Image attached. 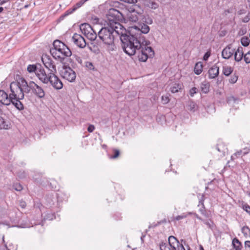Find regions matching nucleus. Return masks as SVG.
Wrapping results in <instances>:
<instances>
[{"label":"nucleus","mask_w":250,"mask_h":250,"mask_svg":"<svg viewBox=\"0 0 250 250\" xmlns=\"http://www.w3.org/2000/svg\"><path fill=\"white\" fill-rule=\"evenodd\" d=\"M1 107V106L0 105V107Z\"/></svg>","instance_id":"obj_63"},{"label":"nucleus","mask_w":250,"mask_h":250,"mask_svg":"<svg viewBox=\"0 0 250 250\" xmlns=\"http://www.w3.org/2000/svg\"><path fill=\"white\" fill-rule=\"evenodd\" d=\"M150 42L145 39V42L141 44V48L138 51V58L140 62H145L148 58H152L154 55V51L152 47L148 46Z\"/></svg>","instance_id":"obj_5"},{"label":"nucleus","mask_w":250,"mask_h":250,"mask_svg":"<svg viewBox=\"0 0 250 250\" xmlns=\"http://www.w3.org/2000/svg\"><path fill=\"white\" fill-rule=\"evenodd\" d=\"M18 84L14 83L12 85L13 91L16 93L15 96L19 99H24V95H29L34 93L40 98H43L45 92L42 88L37 84L33 81L29 83L22 77H20L18 80Z\"/></svg>","instance_id":"obj_3"},{"label":"nucleus","mask_w":250,"mask_h":250,"mask_svg":"<svg viewBox=\"0 0 250 250\" xmlns=\"http://www.w3.org/2000/svg\"><path fill=\"white\" fill-rule=\"evenodd\" d=\"M39 67V65L37 66L34 64H30L28 66L27 70L29 73L35 72L36 74L37 69Z\"/></svg>","instance_id":"obj_33"},{"label":"nucleus","mask_w":250,"mask_h":250,"mask_svg":"<svg viewBox=\"0 0 250 250\" xmlns=\"http://www.w3.org/2000/svg\"><path fill=\"white\" fill-rule=\"evenodd\" d=\"M242 151H243V154L246 155L249 153V149L248 148H244V149Z\"/></svg>","instance_id":"obj_53"},{"label":"nucleus","mask_w":250,"mask_h":250,"mask_svg":"<svg viewBox=\"0 0 250 250\" xmlns=\"http://www.w3.org/2000/svg\"><path fill=\"white\" fill-rule=\"evenodd\" d=\"M23 99H18V98H12V100L11 103L19 110H21L23 109V105L21 102L20 101L21 100Z\"/></svg>","instance_id":"obj_16"},{"label":"nucleus","mask_w":250,"mask_h":250,"mask_svg":"<svg viewBox=\"0 0 250 250\" xmlns=\"http://www.w3.org/2000/svg\"><path fill=\"white\" fill-rule=\"evenodd\" d=\"M190 110H193V111H195V110L196 105H195V104L194 103L191 104L190 105Z\"/></svg>","instance_id":"obj_54"},{"label":"nucleus","mask_w":250,"mask_h":250,"mask_svg":"<svg viewBox=\"0 0 250 250\" xmlns=\"http://www.w3.org/2000/svg\"><path fill=\"white\" fill-rule=\"evenodd\" d=\"M162 102L164 104H166L168 103L169 101V99L168 96L166 95L165 96H162L161 97Z\"/></svg>","instance_id":"obj_39"},{"label":"nucleus","mask_w":250,"mask_h":250,"mask_svg":"<svg viewBox=\"0 0 250 250\" xmlns=\"http://www.w3.org/2000/svg\"><path fill=\"white\" fill-rule=\"evenodd\" d=\"M138 16H140L138 13H128L127 17L128 21L131 22H135L138 20Z\"/></svg>","instance_id":"obj_21"},{"label":"nucleus","mask_w":250,"mask_h":250,"mask_svg":"<svg viewBox=\"0 0 250 250\" xmlns=\"http://www.w3.org/2000/svg\"><path fill=\"white\" fill-rule=\"evenodd\" d=\"M249 20H250V18L249 17V16H246L244 18L243 21L244 22H247L249 21Z\"/></svg>","instance_id":"obj_55"},{"label":"nucleus","mask_w":250,"mask_h":250,"mask_svg":"<svg viewBox=\"0 0 250 250\" xmlns=\"http://www.w3.org/2000/svg\"><path fill=\"white\" fill-rule=\"evenodd\" d=\"M182 85L179 83H175L171 86L170 89L172 93L179 92L181 89Z\"/></svg>","instance_id":"obj_26"},{"label":"nucleus","mask_w":250,"mask_h":250,"mask_svg":"<svg viewBox=\"0 0 250 250\" xmlns=\"http://www.w3.org/2000/svg\"><path fill=\"white\" fill-rule=\"evenodd\" d=\"M120 152L118 150H115V154L114 155L112 156L111 158L112 159H115L117 158L119 155Z\"/></svg>","instance_id":"obj_50"},{"label":"nucleus","mask_w":250,"mask_h":250,"mask_svg":"<svg viewBox=\"0 0 250 250\" xmlns=\"http://www.w3.org/2000/svg\"><path fill=\"white\" fill-rule=\"evenodd\" d=\"M138 28V32L140 33L142 35V33L146 34L150 30L149 27L146 24L143 23L140 24L138 26V27L135 26V28Z\"/></svg>","instance_id":"obj_14"},{"label":"nucleus","mask_w":250,"mask_h":250,"mask_svg":"<svg viewBox=\"0 0 250 250\" xmlns=\"http://www.w3.org/2000/svg\"><path fill=\"white\" fill-rule=\"evenodd\" d=\"M5 247L6 250H8L7 249V246H6V244H5Z\"/></svg>","instance_id":"obj_60"},{"label":"nucleus","mask_w":250,"mask_h":250,"mask_svg":"<svg viewBox=\"0 0 250 250\" xmlns=\"http://www.w3.org/2000/svg\"><path fill=\"white\" fill-rule=\"evenodd\" d=\"M232 244L233 247L232 249L235 250H241L242 248V245L237 238H235L232 240Z\"/></svg>","instance_id":"obj_19"},{"label":"nucleus","mask_w":250,"mask_h":250,"mask_svg":"<svg viewBox=\"0 0 250 250\" xmlns=\"http://www.w3.org/2000/svg\"><path fill=\"white\" fill-rule=\"evenodd\" d=\"M143 20V21L145 22L146 24H151L153 22L152 19L149 16H145Z\"/></svg>","instance_id":"obj_38"},{"label":"nucleus","mask_w":250,"mask_h":250,"mask_svg":"<svg viewBox=\"0 0 250 250\" xmlns=\"http://www.w3.org/2000/svg\"><path fill=\"white\" fill-rule=\"evenodd\" d=\"M232 72V70L230 67L229 66H224L223 67V73L226 76L229 75L231 72Z\"/></svg>","instance_id":"obj_36"},{"label":"nucleus","mask_w":250,"mask_h":250,"mask_svg":"<svg viewBox=\"0 0 250 250\" xmlns=\"http://www.w3.org/2000/svg\"><path fill=\"white\" fill-rule=\"evenodd\" d=\"M239 101V99L238 98H235L233 96H230L227 98V103L231 105H233L235 104H238Z\"/></svg>","instance_id":"obj_25"},{"label":"nucleus","mask_w":250,"mask_h":250,"mask_svg":"<svg viewBox=\"0 0 250 250\" xmlns=\"http://www.w3.org/2000/svg\"><path fill=\"white\" fill-rule=\"evenodd\" d=\"M233 54V49L230 47H226L224 48L222 52V55L224 59H229Z\"/></svg>","instance_id":"obj_13"},{"label":"nucleus","mask_w":250,"mask_h":250,"mask_svg":"<svg viewBox=\"0 0 250 250\" xmlns=\"http://www.w3.org/2000/svg\"><path fill=\"white\" fill-rule=\"evenodd\" d=\"M168 244L172 250H184L185 249L182 244H180L179 241L173 236H170L168 239Z\"/></svg>","instance_id":"obj_9"},{"label":"nucleus","mask_w":250,"mask_h":250,"mask_svg":"<svg viewBox=\"0 0 250 250\" xmlns=\"http://www.w3.org/2000/svg\"><path fill=\"white\" fill-rule=\"evenodd\" d=\"M85 67L90 70H94L95 67L93 65V63H86Z\"/></svg>","instance_id":"obj_47"},{"label":"nucleus","mask_w":250,"mask_h":250,"mask_svg":"<svg viewBox=\"0 0 250 250\" xmlns=\"http://www.w3.org/2000/svg\"><path fill=\"white\" fill-rule=\"evenodd\" d=\"M20 206L21 208H25L26 206V203L23 201H20Z\"/></svg>","instance_id":"obj_52"},{"label":"nucleus","mask_w":250,"mask_h":250,"mask_svg":"<svg viewBox=\"0 0 250 250\" xmlns=\"http://www.w3.org/2000/svg\"><path fill=\"white\" fill-rule=\"evenodd\" d=\"M219 74V67L216 66H213L208 70L209 77L211 79L214 78L218 76Z\"/></svg>","instance_id":"obj_15"},{"label":"nucleus","mask_w":250,"mask_h":250,"mask_svg":"<svg viewBox=\"0 0 250 250\" xmlns=\"http://www.w3.org/2000/svg\"><path fill=\"white\" fill-rule=\"evenodd\" d=\"M222 146V145L221 144L218 145L217 146V149H218V151H219V152H225V150L227 148H226L225 147H223V148H221Z\"/></svg>","instance_id":"obj_46"},{"label":"nucleus","mask_w":250,"mask_h":250,"mask_svg":"<svg viewBox=\"0 0 250 250\" xmlns=\"http://www.w3.org/2000/svg\"><path fill=\"white\" fill-rule=\"evenodd\" d=\"M53 45L54 46L55 49L58 48L60 49L64 47L65 48V47L67 46L64 43L59 40L55 41L53 42Z\"/></svg>","instance_id":"obj_29"},{"label":"nucleus","mask_w":250,"mask_h":250,"mask_svg":"<svg viewBox=\"0 0 250 250\" xmlns=\"http://www.w3.org/2000/svg\"><path fill=\"white\" fill-rule=\"evenodd\" d=\"M72 40L74 43L80 48H84L87 44L83 37L76 33L73 35Z\"/></svg>","instance_id":"obj_10"},{"label":"nucleus","mask_w":250,"mask_h":250,"mask_svg":"<svg viewBox=\"0 0 250 250\" xmlns=\"http://www.w3.org/2000/svg\"><path fill=\"white\" fill-rule=\"evenodd\" d=\"M123 31L124 33L121 31L120 36L123 49L130 56L134 55L141 48V44L143 45L145 38L140 33L131 34L130 32L127 33L125 29Z\"/></svg>","instance_id":"obj_2"},{"label":"nucleus","mask_w":250,"mask_h":250,"mask_svg":"<svg viewBox=\"0 0 250 250\" xmlns=\"http://www.w3.org/2000/svg\"><path fill=\"white\" fill-rule=\"evenodd\" d=\"M200 211L202 214H205V210L204 209H200Z\"/></svg>","instance_id":"obj_58"},{"label":"nucleus","mask_w":250,"mask_h":250,"mask_svg":"<svg viewBox=\"0 0 250 250\" xmlns=\"http://www.w3.org/2000/svg\"><path fill=\"white\" fill-rule=\"evenodd\" d=\"M194 71L197 75L200 74L203 71L202 63H195Z\"/></svg>","instance_id":"obj_30"},{"label":"nucleus","mask_w":250,"mask_h":250,"mask_svg":"<svg viewBox=\"0 0 250 250\" xmlns=\"http://www.w3.org/2000/svg\"><path fill=\"white\" fill-rule=\"evenodd\" d=\"M244 59L245 62H250V51L244 55Z\"/></svg>","instance_id":"obj_41"},{"label":"nucleus","mask_w":250,"mask_h":250,"mask_svg":"<svg viewBox=\"0 0 250 250\" xmlns=\"http://www.w3.org/2000/svg\"><path fill=\"white\" fill-rule=\"evenodd\" d=\"M87 47L92 52L95 53H98L99 52V49L97 45L94 44V42H91L90 44L87 43Z\"/></svg>","instance_id":"obj_24"},{"label":"nucleus","mask_w":250,"mask_h":250,"mask_svg":"<svg viewBox=\"0 0 250 250\" xmlns=\"http://www.w3.org/2000/svg\"><path fill=\"white\" fill-rule=\"evenodd\" d=\"M44 67L51 71L49 75L48 83L56 90H60L63 87V83L62 81L53 72L56 71V66L53 63H43Z\"/></svg>","instance_id":"obj_4"},{"label":"nucleus","mask_w":250,"mask_h":250,"mask_svg":"<svg viewBox=\"0 0 250 250\" xmlns=\"http://www.w3.org/2000/svg\"><path fill=\"white\" fill-rule=\"evenodd\" d=\"M80 29L85 36L88 34L89 32L92 31L93 28L88 23H83L80 25Z\"/></svg>","instance_id":"obj_12"},{"label":"nucleus","mask_w":250,"mask_h":250,"mask_svg":"<svg viewBox=\"0 0 250 250\" xmlns=\"http://www.w3.org/2000/svg\"><path fill=\"white\" fill-rule=\"evenodd\" d=\"M39 64V67L37 69L36 75L39 80L42 83L44 84H47L49 80L50 73L47 74L44 68L40 63Z\"/></svg>","instance_id":"obj_8"},{"label":"nucleus","mask_w":250,"mask_h":250,"mask_svg":"<svg viewBox=\"0 0 250 250\" xmlns=\"http://www.w3.org/2000/svg\"><path fill=\"white\" fill-rule=\"evenodd\" d=\"M243 154L242 150H240L237 151L236 153L233 154V155L231 156V158L232 160L235 159V158L238 157L239 156H240Z\"/></svg>","instance_id":"obj_40"},{"label":"nucleus","mask_w":250,"mask_h":250,"mask_svg":"<svg viewBox=\"0 0 250 250\" xmlns=\"http://www.w3.org/2000/svg\"><path fill=\"white\" fill-rule=\"evenodd\" d=\"M160 249L161 250H172V248H170L169 244L166 243H161L160 244Z\"/></svg>","instance_id":"obj_35"},{"label":"nucleus","mask_w":250,"mask_h":250,"mask_svg":"<svg viewBox=\"0 0 250 250\" xmlns=\"http://www.w3.org/2000/svg\"><path fill=\"white\" fill-rule=\"evenodd\" d=\"M68 57H70V62H82L81 58L76 54H72Z\"/></svg>","instance_id":"obj_28"},{"label":"nucleus","mask_w":250,"mask_h":250,"mask_svg":"<svg viewBox=\"0 0 250 250\" xmlns=\"http://www.w3.org/2000/svg\"><path fill=\"white\" fill-rule=\"evenodd\" d=\"M245 250H250V241H246L244 243Z\"/></svg>","instance_id":"obj_45"},{"label":"nucleus","mask_w":250,"mask_h":250,"mask_svg":"<svg viewBox=\"0 0 250 250\" xmlns=\"http://www.w3.org/2000/svg\"><path fill=\"white\" fill-rule=\"evenodd\" d=\"M3 10V8L2 7H0V13H1Z\"/></svg>","instance_id":"obj_59"},{"label":"nucleus","mask_w":250,"mask_h":250,"mask_svg":"<svg viewBox=\"0 0 250 250\" xmlns=\"http://www.w3.org/2000/svg\"><path fill=\"white\" fill-rule=\"evenodd\" d=\"M60 75L64 79L70 83L75 81L76 78L75 72L69 66L63 65L60 70Z\"/></svg>","instance_id":"obj_7"},{"label":"nucleus","mask_w":250,"mask_h":250,"mask_svg":"<svg viewBox=\"0 0 250 250\" xmlns=\"http://www.w3.org/2000/svg\"><path fill=\"white\" fill-rule=\"evenodd\" d=\"M86 36L91 41H94L96 39L97 35L96 32L93 29L92 31L89 32L88 34H86Z\"/></svg>","instance_id":"obj_32"},{"label":"nucleus","mask_w":250,"mask_h":250,"mask_svg":"<svg viewBox=\"0 0 250 250\" xmlns=\"http://www.w3.org/2000/svg\"><path fill=\"white\" fill-rule=\"evenodd\" d=\"M14 187L15 189L17 191H21L22 189L21 185L16 184L14 186Z\"/></svg>","instance_id":"obj_49"},{"label":"nucleus","mask_w":250,"mask_h":250,"mask_svg":"<svg viewBox=\"0 0 250 250\" xmlns=\"http://www.w3.org/2000/svg\"><path fill=\"white\" fill-rule=\"evenodd\" d=\"M144 5L151 9H156L159 7V4L152 0H144Z\"/></svg>","instance_id":"obj_11"},{"label":"nucleus","mask_w":250,"mask_h":250,"mask_svg":"<svg viewBox=\"0 0 250 250\" xmlns=\"http://www.w3.org/2000/svg\"><path fill=\"white\" fill-rule=\"evenodd\" d=\"M107 18L109 21L108 26L103 27L98 32V37L103 42L107 45H111L112 50L114 46V41L117 36H121V32L118 30H122L124 27L120 23L125 20L123 14L115 8H110L107 14Z\"/></svg>","instance_id":"obj_1"},{"label":"nucleus","mask_w":250,"mask_h":250,"mask_svg":"<svg viewBox=\"0 0 250 250\" xmlns=\"http://www.w3.org/2000/svg\"><path fill=\"white\" fill-rule=\"evenodd\" d=\"M54 51L61 52L66 57H68L71 55V52L67 46L65 47V48L55 49Z\"/></svg>","instance_id":"obj_22"},{"label":"nucleus","mask_w":250,"mask_h":250,"mask_svg":"<svg viewBox=\"0 0 250 250\" xmlns=\"http://www.w3.org/2000/svg\"><path fill=\"white\" fill-rule=\"evenodd\" d=\"M243 56V48L239 47L234 54V59L236 62L240 61Z\"/></svg>","instance_id":"obj_17"},{"label":"nucleus","mask_w":250,"mask_h":250,"mask_svg":"<svg viewBox=\"0 0 250 250\" xmlns=\"http://www.w3.org/2000/svg\"><path fill=\"white\" fill-rule=\"evenodd\" d=\"M14 83H17L18 85V80L16 82H12L10 85V93L8 97V94L2 90H0V105L1 106L2 105H8L10 104L11 101L12 100V98H18V96H16L15 94L16 93H14L13 91L12 85Z\"/></svg>","instance_id":"obj_6"},{"label":"nucleus","mask_w":250,"mask_h":250,"mask_svg":"<svg viewBox=\"0 0 250 250\" xmlns=\"http://www.w3.org/2000/svg\"><path fill=\"white\" fill-rule=\"evenodd\" d=\"M210 52L209 51H208L207 52L204 57H203V60L205 61H206L208 60V58H209V57L210 56Z\"/></svg>","instance_id":"obj_48"},{"label":"nucleus","mask_w":250,"mask_h":250,"mask_svg":"<svg viewBox=\"0 0 250 250\" xmlns=\"http://www.w3.org/2000/svg\"><path fill=\"white\" fill-rule=\"evenodd\" d=\"M200 250H204L203 248L202 247H201Z\"/></svg>","instance_id":"obj_61"},{"label":"nucleus","mask_w":250,"mask_h":250,"mask_svg":"<svg viewBox=\"0 0 250 250\" xmlns=\"http://www.w3.org/2000/svg\"><path fill=\"white\" fill-rule=\"evenodd\" d=\"M182 218H183V216L179 215V216L176 217V219L177 220H180V219H181Z\"/></svg>","instance_id":"obj_57"},{"label":"nucleus","mask_w":250,"mask_h":250,"mask_svg":"<svg viewBox=\"0 0 250 250\" xmlns=\"http://www.w3.org/2000/svg\"><path fill=\"white\" fill-rule=\"evenodd\" d=\"M210 84L208 82L204 81L201 83L200 88L204 93H207L209 91Z\"/></svg>","instance_id":"obj_18"},{"label":"nucleus","mask_w":250,"mask_h":250,"mask_svg":"<svg viewBox=\"0 0 250 250\" xmlns=\"http://www.w3.org/2000/svg\"><path fill=\"white\" fill-rule=\"evenodd\" d=\"M198 92V89L196 87H193L189 90V94L190 96L193 97L194 95L197 93Z\"/></svg>","instance_id":"obj_43"},{"label":"nucleus","mask_w":250,"mask_h":250,"mask_svg":"<svg viewBox=\"0 0 250 250\" xmlns=\"http://www.w3.org/2000/svg\"><path fill=\"white\" fill-rule=\"evenodd\" d=\"M9 1V0H0V5H2L6 2Z\"/></svg>","instance_id":"obj_56"},{"label":"nucleus","mask_w":250,"mask_h":250,"mask_svg":"<svg viewBox=\"0 0 250 250\" xmlns=\"http://www.w3.org/2000/svg\"><path fill=\"white\" fill-rule=\"evenodd\" d=\"M2 240H3V242H4V236H3V237H2Z\"/></svg>","instance_id":"obj_62"},{"label":"nucleus","mask_w":250,"mask_h":250,"mask_svg":"<svg viewBox=\"0 0 250 250\" xmlns=\"http://www.w3.org/2000/svg\"><path fill=\"white\" fill-rule=\"evenodd\" d=\"M95 129V127L93 125H90L88 126L87 130L89 132H92Z\"/></svg>","instance_id":"obj_51"},{"label":"nucleus","mask_w":250,"mask_h":250,"mask_svg":"<svg viewBox=\"0 0 250 250\" xmlns=\"http://www.w3.org/2000/svg\"><path fill=\"white\" fill-rule=\"evenodd\" d=\"M51 56L53 58H54L56 59H57V58L60 59L61 61L63 60L65 57H66V56H64V55H63L62 53H61V52H59L57 51H54L53 50L52 51H52H51Z\"/></svg>","instance_id":"obj_23"},{"label":"nucleus","mask_w":250,"mask_h":250,"mask_svg":"<svg viewBox=\"0 0 250 250\" xmlns=\"http://www.w3.org/2000/svg\"><path fill=\"white\" fill-rule=\"evenodd\" d=\"M250 42V39L247 37H243L242 38L241 40V44H242V45L245 47H247L249 45Z\"/></svg>","instance_id":"obj_34"},{"label":"nucleus","mask_w":250,"mask_h":250,"mask_svg":"<svg viewBox=\"0 0 250 250\" xmlns=\"http://www.w3.org/2000/svg\"><path fill=\"white\" fill-rule=\"evenodd\" d=\"M8 122L0 116V129H8Z\"/></svg>","instance_id":"obj_31"},{"label":"nucleus","mask_w":250,"mask_h":250,"mask_svg":"<svg viewBox=\"0 0 250 250\" xmlns=\"http://www.w3.org/2000/svg\"><path fill=\"white\" fill-rule=\"evenodd\" d=\"M238 79V76L236 75H233L231 76V78L229 79V81L231 83H235Z\"/></svg>","instance_id":"obj_44"},{"label":"nucleus","mask_w":250,"mask_h":250,"mask_svg":"<svg viewBox=\"0 0 250 250\" xmlns=\"http://www.w3.org/2000/svg\"><path fill=\"white\" fill-rule=\"evenodd\" d=\"M242 232L245 236H248L250 234V229L247 226L243 227L242 228Z\"/></svg>","instance_id":"obj_37"},{"label":"nucleus","mask_w":250,"mask_h":250,"mask_svg":"<svg viewBox=\"0 0 250 250\" xmlns=\"http://www.w3.org/2000/svg\"><path fill=\"white\" fill-rule=\"evenodd\" d=\"M142 12L143 10L139 8V6L138 5H134L128 8V13H138L139 15H141Z\"/></svg>","instance_id":"obj_20"},{"label":"nucleus","mask_w":250,"mask_h":250,"mask_svg":"<svg viewBox=\"0 0 250 250\" xmlns=\"http://www.w3.org/2000/svg\"><path fill=\"white\" fill-rule=\"evenodd\" d=\"M242 208L250 215V206L248 204L243 205Z\"/></svg>","instance_id":"obj_42"},{"label":"nucleus","mask_w":250,"mask_h":250,"mask_svg":"<svg viewBox=\"0 0 250 250\" xmlns=\"http://www.w3.org/2000/svg\"><path fill=\"white\" fill-rule=\"evenodd\" d=\"M51 55H47L46 54H42L41 57L42 62H52Z\"/></svg>","instance_id":"obj_27"}]
</instances>
